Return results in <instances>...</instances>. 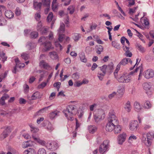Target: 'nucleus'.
Returning <instances> with one entry per match:
<instances>
[{
	"label": "nucleus",
	"instance_id": "obj_28",
	"mask_svg": "<svg viewBox=\"0 0 154 154\" xmlns=\"http://www.w3.org/2000/svg\"><path fill=\"white\" fill-rule=\"evenodd\" d=\"M29 126L30 128V131L32 134L38 132L39 131V129L38 128L35 127L32 125H29Z\"/></svg>",
	"mask_w": 154,
	"mask_h": 154
},
{
	"label": "nucleus",
	"instance_id": "obj_6",
	"mask_svg": "<svg viewBox=\"0 0 154 154\" xmlns=\"http://www.w3.org/2000/svg\"><path fill=\"white\" fill-rule=\"evenodd\" d=\"M143 75L146 79H149L154 77V70L152 69H148L143 72Z\"/></svg>",
	"mask_w": 154,
	"mask_h": 154
},
{
	"label": "nucleus",
	"instance_id": "obj_2",
	"mask_svg": "<svg viewBox=\"0 0 154 154\" xmlns=\"http://www.w3.org/2000/svg\"><path fill=\"white\" fill-rule=\"evenodd\" d=\"M76 106L74 105H69L67 106L66 109L63 111V112L68 120L72 121L74 119L73 116L76 114L75 111L76 109Z\"/></svg>",
	"mask_w": 154,
	"mask_h": 154
},
{
	"label": "nucleus",
	"instance_id": "obj_3",
	"mask_svg": "<svg viewBox=\"0 0 154 154\" xmlns=\"http://www.w3.org/2000/svg\"><path fill=\"white\" fill-rule=\"evenodd\" d=\"M154 138V132H151L147 134H143L141 138L142 141L148 146H150L152 144V140Z\"/></svg>",
	"mask_w": 154,
	"mask_h": 154
},
{
	"label": "nucleus",
	"instance_id": "obj_15",
	"mask_svg": "<svg viewBox=\"0 0 154 154\" xmlns=\"http://www.w3.org/2000/svg\"><path fill=\"white\" fill-rule=\"evenodd\" d=\"M43 46L44 47V50L45 51H47L50 50L51 49L53 48L51 42L49 41L43 44Z\"/></svg>",
	"mask_w": 154,
	"mask_h": 154
},
{
	"label": "nucleus",
	"instance_id": "obj_51",
	"mask_svg": "<svg viewBox=\"0 0 154 154\" xmlns=\"http://www.w3.org/2000/svg\"><path fill=\"white\" fill-rule=\"evenodd\" d=\"M47 83V82H43L38 86V88H43L46 86Z\"/></svg>",
	"mask_w": 154,
	"mask_h": 154
},
{
	"label": "nucleus",
	"instance_id": "obj_58",
	"mask_svg": "<svg viewBox=\"0 0 154 154\" xmlns=\"http://www.w3.org/2000/svg\"><path fill=\"white\" fill-rule=\"evenodd\" d=\"M79 73L78 72H76L72 75V78L75 80H77L79 79Z\"/></svg>",
	"mask_w": 154,
	"mask_h": 154
},
{
	"label": "nucleus",
	"instance_id": "obj_24",
	"mask_svg": "<svg viewBox=\"0 0 154 154\" xmlns=\"http://www.w3.org/2000/svg\"><path fill=\"white\" fill-rule=\"evenodd\" d=\"M32 145V142L31 141L24 142L22 145V147L23 148H26Z\"/></svg>",
	"mask_w": 154,
	"mask_h": 154
},
{
	"label": "nucleus",
	"instance_id": "obj_27",
	"mask_svg": "<svg viewBox=\"0 0 154 154\" xmlns=\"http://www.w3.org/2000/svg\"><path fill=\"white\" fill-rule=\"evenodd\" d=\"M124 108L127 112H130L131 110V103L129 101H128L125 103V105Z\"/></svg>",
	"mask_w": 154,
	"mask_h": 154
},
{
	"label": "nucleus",
	"instance_id": "obj_64",
	"mask_svg": "<svg viewBox=\"0 0 154 154\" xmlns=\"http://www.w3.org/2000/svg\"><path fill=\"white\" fill-rule=\"evenodd\" d=\"M61 83L60 82H58L56 83H55L54 84V87H56L58 91V89L60 87Z\"/></svg>",
	"mask_w": 154,
	"mask_h": 154
},
{
	"label": "nucleus",
	"instance_id": "obj_55",
	"mask_svg": "<svg viewBox=\"0 0 154 154\" xmlns=\"http://www.w3.org/2000/svg\"><path fill=\"white\" fill-rule=\"evenodd\" d=\"M124 91V88H119L117 91V93L121 95H122Z\"/></svg>",
	"mask_w": 154,
	"mask_h": 154
},
{
	"label": "nucleus",
	"instance_id": "obj_54",
	"mask_svg": "<svg viewBox=\"0 0 154 154\" xmlns=\"http://www.w3.org/2000/svg\"><path fill=\"white\" fill-rule=\"evenodd\" d=\"M8 136V133H5V132L3 133L0 135V140H2L4 138H6Z\"/></svg>",
	"mask_w": 154,
	"mask_h": 154
},
{
	"label": "nucleus",
	"instance_id": "obj_30",
	"mask_svg": "<svg viewBox=\"0 0 154 154\" xmlns=\"http://www.w3.org/2000/svg\"><path fill=\"white\" fill-rule=\"evenodd\" d=\"M79 57L82 62L84 63L87 62V60L85 57V54L84 52H82L79 54Z\"/></svg>",
	"mask_w": 154,
	"mask_h": 154
},
{
	"label": "nucleus",
	"instance_id": "obj_50",
	"mask_svg": "<svg viewBox=\"0 0 154 154\" xmlns=\"http://www.w3.org/2000/svg\"><path fill=\"white\" fill-rule=\"evenodd\" d=\"M11 129L10 127L7 126L6 127L3 131V132H5V133H8V134L11 132Z\"/></svg>",
	"mask_w": 154,
	"mask_h": 154
},
{
	"label": "nucleus",
	"instance_id": "obj_25",
	"mask_svg": "<svg viewBox=\"0 0 154 154\" xmlns=\"http://www.w3.org/2000/svg\"><path fill=\"white\" fill-rule=\"evenodd\" d=\"M50 57L52 59L56 60L58 58L57 55L55 52L53 51L49 53Z\"/></svg>",
	"mask_w": 154,
	"mask_h": 154
},
{
	"label": "nucleus",
	"instance_id": "obj_17",
	"mask_svg": "<svg viewBox=\"0 0 154 154\" xmlns=\"http://www.w3.org/2000/svg\"><path fill=\"white\" fill-rule=\"evenodd\" d=\"M150 83L145 82L143 84V88L144 90L146 91H150L151 88V85ZM147 94V91L146 92Z\"/></svg>",
	"mask_w": 154,
	"mask_h": 154
},
{
	"label": "nucleus",
	"instance_id": "obj_8",
	"mask_svg": "<svg viewBox=\"0 0 154 154\" xmlns=\"http://www.w3.org/2000/svg\"><path fill=\"white\" fill-rule=\"evenodd\" d=\"M138 127V123L137 121H131L129 124L130 129L132 131H136Z\"/></svg>",
	"mask_w": 154,
	"mask_h": 154
},
{
	"label": "nucleus",
	"instance_id": "obj_1",
	"mask_svg": "<svg viewBox=\"0 0 154 154\" xmlns=\"http://www.w3.org/2000/svg\"><path fill=\"white\" fill-rule=\"evenodd\" d=\"M98 68L102 72H98L97 77L101 81L103 80L106 73L111 72L113 68V64L111 63L108 65H104L101 66H99Z\"/></svg>",
	"mask_w": 154,
	"mask_h": 154
},
{
	"label": "nucleus",
	"instance_id": "obj_18",
	"mask_svg": "<svg viewBox=\"0 0 154 154\" xmlns=\"http://www.w3.org/2000/svg\"><path fill=\"white\" fill-rule=\"evenodd\" d=\"M40 97V94L37 91L33 94L31 97H28V98L30 100H34Z\"/></svg>",
	"mask_w": 154,
	"mask_h": 154
},
{
	"label": "nucleus",
	"instance_id": "obj_34",
	"mask_svg": "<svg viewBox=\"0 0 154 154\" xmlns=\"http://www.w3.org/2000/svg\"><path fill=\"white\" fill-rule=\"evenodd\" d=\"M94 118L95 121L97 123L99 122L101 119H103L100 117V116H98L95 113L94 114Z\"/></svg>",
	"mask_w": 154,
	"mask_h": 154
},
{
	"label": "nucleus",
	"instance_id": "obj_4",
	"mask_svg": "<svg viewBox=\"0 0 154 154\" xmlns=\"http://www.w3.org/2000/svg\"><path fill=\"white\" fill-rule=\"evenodd\" d=\"M139 68H136L135 71L130 72L129 74L125 73L119 77L117 78L118 81L121 83H128L131 80V75H132L134 73L137 72Z\"/></svg>",
	"mask_w": 154,
	"mask_h": 154
},
{
	"label": "nucleus",
	"instance_id": "obj_39",
	"mask_svg": "<svg viewBox=\"0 0 154 154\" xmlns=\"http://www.w3.org/2000/svg\"><path fill=\"white\" fill-rule=\"evenodd\" d=\"M81 38V35L78 33H75L74 34L73 39L75 42L78 41Z\"/></svg>",
	"mask_w": 154,
	"mask_h": 154
},
{
	"label": "nucleus",
	"instance_id": "obj_23",
	"mask_svg": "<svg viewBox=\"0 0 154 154\" xmlns=\"http://www.w3.org/2000/svg\"><path fill=\"white\" fill-rule=\"evenodd\" d=\"M65 31V25L63 23H61L59 29L58 30V34H63Z\"/></svg>",
	"mask_w": 154,
	"mask_h": 154
},
{
	"label": "nucleus",
	"instance_id": "obj_36",
	"mask_svg": "<svg viewBox=\"0 0 154 154\" xmlns=\"http://www.w3.org/2000/svg\"><path fill=\"white\" fill-rule=\"evenodd\" d=\"M51 105L47 107H45L43 109H41L38 111V112L36 113L35 114V116H37L40 115H41L43 113V111L45 109H47L50 107H51Z\"/></svg>",
	"mask_w": 154,
	"mask_h": 154
},
{
	"label": "nucleus",
	"instance_id": "obj_38",
	"mask_svg": "<svg viewBox=\"0 0 154 154\" xmlns=\"http://www.w3.org/2000/svg\"><path fill=\"white\" fill-rule=\"evenodd\" d=\"M47 130L49 132H52L54 129V128L53 125L50 122L48 123L47 127Z\"/></svg>",
	"mask_w": 154,
	"mask_h": 154
},
{
	"label": "nucleus",
	"instance_id": "obj_26",
	"mask_svg": "<svg viewBox=\"0 0 154 154\" xmlns=\"http://www.w3.org/2000/svg\"><path fill=\"white\" fill-rule=\"evenodd\" d=\"M35 150L32 148H29L23 152L24 154H35Z\"/></svg>",
	"mask_w": 154,
	"mask_h": 154
},
{
	"label": "nucleus",
	"instance_id": "obj_33",
	"mask_svg": "<svg viewBox=\"0 0 154 154\" xmlns=\"http://www.w3.org/2000/svg\"><path fill=\"white\" fill-rule=\"evenodd\" d=\"M42 3L44 6L50 7V0H42Z\"/></svg>",
	"mask_w": 154,
	"mask_h": 154
},
{
	"label": "nucleus",
	"instance_id": "obj_37",
	"mask_svg": "<svg viewBox=\"0 0 154 154\" xmlns=\"http://www.w3.org/2000/svg\"><path fill=\"white\" fill-rule=\"evenodd\" d=\"M142 18L143 17H142L140 19L141 22L143 23L146 26H148L149 24L148 20L146 18H145L143 19Z\"/></svg>",
	"mask_w": 154,
	"mask_h": 154
},
{
	"label": "nucleus",
	"instance_id": "obj_59",
	"mask_svg": "<svg viewBox=\"0 0 154 154\" xmlns=\"http://www.w3.org/2000/svg\"><path fill=\"white\" fill-rule=\"evenodd\" d=\"M38 143L42 145H44L45 144V141L42 140H41L39 137L36 141Z\"/></svg>",
	"mask_w": 154,
	"mask_h": 154
},
{
	"label": "nucleus",
	"instance_id": "obj_42",
	"mask_svg": "<svg viewBox=\"0 0 154 154\" xmlns=\"http://www.w3.org/2000/svg\"><path fill=\"white\" fill-rule=\"evenodd\" d=\"M21 57L22 58L24 59L25 60H26L28 59L29 56L28 54L26 53H23L21 54Z\"/></svg>",
	"mask_w": 154,
	"mask_h": 154
},
{
	"label": "nucleus",
	"instance_id": "obj_20",
	"mask_svg": "<svg viewBox=\"0 0 154 154\" xmlns=\"http://www.w3.org/2000/svg\"><path fill=\"white\" fill-rule=\"evenodd\" d=\"M6 17L9 19H11L14 17V13L11 11L8 10L5 12Z\"/></svg>",
	"mask_w": 154,
	"mask_h": 154
},
{
	"label": "nucleus",
	"instance_id": "obj_43",
	"mask_svg": "<svg viewBox=\"0 0 154 154\" xmlns=\"http://www.w3.org/2000/svg\"><path fill=\"white\" fill-rule=\"evenodd\" d=\"M42 23L41 21H39L37 24V29L38 31H42Z\"/></svg>",
	"mask_w": 154,
	"mask_h": 154
},
{
	"label": "nucleus",
	"instance_id": "obj_45",
	"mask_svg": "<svg viewBox=\"0 0 154 154\" xmlns=\"http://www.w3.org/2000/svg\"><path fill=\"white\" fill-rule=\"evenodd\" d=\"M103 50L102 46L101 45H99L97 46L96 52L98 54H101V52L103 51Z\"/></svg>",
	"mask_w": 154,
	"mask_h": 154
},
{
	"label": "nucleus",
	"instance_id": "obj_57",
	"mask_svg": "<svg viewBox=\"0 0 154 154\" xmlns=\"http://www.w3.org/2000/svg\"><path fill=\"white\" fill-rule=\"evenodd\" d=\"M35 18L37 21H39L41 18V15L40 13H37L35 15Z\"/></svg>",
	"mask_w": 154,
	"mask_h": 154
},
{
	"label": "nucleus",
	"instance_id": "obj_14",
	"mask_svg": "<svg viewBox=\"0 0 154 154\" xmlns=\"http://www.w3.org/2000/svg\"><path fill=\"white\" fill-rule=\"evenodd\" d=\"M122 48L123 50L125 52L124 55L127 57H131L132 56V54L129 50V48L126 46L124 45Z\"/></svg>",
	"mask_w": 154,
	"mask_h": 154
},
{
	"label": "nucleus",
	"instance_id": "obj_31",
	"mask_svg": "<svg viewBox=\"0 0 154 154\" xmlns=\"http://www.w3.org/2000/svg\"><path fill=\"white\" fill-rule=\"evenodd\" d=\"M35 46V44L34 43L31 42H29L27 43L26 45V47L28 50H30L34 48Z\"/></svg>",
	"mask_w": 154,
	"mask_h": 154
},
{
	"label": "nucleus",
	"instance_id": "obj_32",
	"mask_svg": "<svg viewBox=\"0 0 154 154\" xmlns=\"http://www.w3.org/2000/svg\"><path fill=\"white\" fill-rule=\"evenodd\" d=\"M48 38L47 37H41L38 40L39 42H42V44L43 45L44 43L47 42L48 41Z\"/></svg>",
	"mask_w": 154,
	"mask_h": 154
},
{
	"label": "nucleus",
	"instance_id": "obj_56",
	"mask_svg": "<svg viewBox=\"0 0 154 154\" xmlns=\"http://www.w3.org/2000/svg\"><path fill=\"white\" fill-rule=\"evenodd\" d=\"M120 68V66H119V65H117L116 67V69L115 70V71L114 72V75L115 78H116V77L117 76V73L119 71Z\"/></svg>",
	"mask_w": 154,
	"mask_h": 154
},
{
	"label": "nucleus",
	"instance_id": "obj_49",
	"mask_svg": "<svg viewBox=\"0 0 154 154\" xmlns=\"http://www.w3.org/2000/svg\"><path fill=\"white\" fill-rule=\"evenodd\" d=\"M53 18V14L52 12H50L49 13L47 17V20L48 22H51Z\"/></svg>",
	"mask_w": 154,
	"mask_h": 154
},
{
	"label": "nucleus",
	"instance_id": "obj_53",
	"mask_svg": "<svg viewBox=\"0 0 154 154\" xmlns=\"http://www.w3.org/2000/svg\"><path fill=\"white\" fill-rule=\"evenodd\" d=\"M32 138L36 141L39 138V136L37 134L33 133L32 135Z\"/></svg>",
	"mask_w": 154,
	"mask_h": 154
},
{
	"label": "nucleus",
	"instance_id": "obj_52",
	"mask_svg": "<svg viewBox=\"0 0 154 154\" xmlns=\"http://www.w3.org/2000/svg\"><path fill=\"white\" fill-rule=\"evenodd\" d=\"M59 34L58 40L59 41L61 42L63 41L64 38V35L63 34L60 33Z\"/></svg>",
	"mask_w": 154,
	"mask_h": 154
},
{
	"label": "nucleus",
	"instance_id": "obj_11",
	"mask_svg": "<svg viewBox=\"0 0 154 154\" xmlns=\"http://www.w3.org/2000/svg\"><path fill=\"white\" fill-rule=\"evenodd\" d=\"M126 134L125 133L121 134L118 137V143L119 144H122L125 141L126 138Z\"/></svg>",
	"mask_w": 154,
	"mask_h": 154
},
{
	"label": "nucleus",
	"instance_id": "obj_35",
	"mask_svg": "<svg viewBox=\"0 0 154 154\" xmlns=\"http://www.w3.org/2000/svg\"><path fill=\"white\" fill-rule=\"evenodd\" d=\"M151 107V104L149 101H146L144 104L143 107L145 109H149Z\"/></svg>",
	"mask_w": 154,
	"mask_h": 154
},
{
	"label": "nucleus",
	"instance_id": "obj_41",
	"mask_svg": "<svg viewBox=\"0 0 154 154\" xmlns=\"http://www.w3.org/2000/svg\"><path fill=\"white\" fill-rule=\"evenodd\" d=\"M112 45L113 47L117 49H120L119 44L115 41H112Z\"/></svg>",
	"mask_w": 154,
	"mask_h": 154
},
{
	"label": "nucleus",
	"instance_id": "obj_62",
	"mask_svg": "<svg viewBox=\"0 0 154 154\" xmlns=\"http://www.w3.org/2000/svg\"><path fill=\"white\" fill-rule=\"evenodd\" d=\"M55 45L56 47L57 48H59L60 50L62 49L63 48L62 45L60 44V43H59L58 42H55Z\"/></svg>",
	"mask_w": 154,
	"mask_h": 154
},
{
	"label": "nucleus",
	"instance_id": "obj_9",
	"mask_svg": "<svg viewBox=\"0 0 154 154\" xmlns=\"http://www.w3.org/2000/svg\"><path fill=\"white\" fill-rule=\"evenodd\" d=\"M39 65L41 67L48 70H50L52 69L51 67L48 64L43 60L40 61Z\"/></svg>",
	"mask_w": 154,
	"mask_h": 154
},
{
	"label": "nucleus",
	"instance_id": "obj_63",
	"mask_svg": "<svg viewBox=\"0 0 154 154\" xmlns=\"http://www.w3.org/2000/svg\"><path fill=\"white\" fill-rule=\"evenodd\" d=\"M82 85V82H81L79 81H78V82H76L74 83V86L75 87H79L80 86H81V85Z\"/></svg>",
	"mask_w": 154,
	"mask_h": 154
},
{
	"label": "nucleus",
	"instance_id": "obj_10",
	"mask_svg": "<svg viewBox=\"0 0 154 154\" xmlns=\"http://www.w3.org/2000/svg\"><path fill=\"white\" fill-rule=\"evenodd\" d=\"M128 62H129L131 64H132V62L129 58H125L123 59L121 62L118 64L121 67V66H125L127 64Z\"/></svg>",
	"mask_w": 154,
	"mask_h": 154
},
{
	"label": "nucleus",
	"instance_id": "obj_48",
	"mask_svg": "<svg viewBox=\"0 0 154 154\" xmlns=\"http://www.w3.org/2000/svg\"><path fill=\"white\" fill-rule=\"evenodd\" d=\"M93 37L96 39L97 42L99 44H103V42L99 38L98 36L97 35H94Z\"/></svg>",
	"mask_w": 154,
	"mask_h": 154
},
{
	"label": "nucleus",
	"instance_id": "obj_47",
	"mask_svg": "<svg viewBox=\"0 0 154 154\" xmlns=\"http://www.w3.org/2000/svg\"><path fill=\"white\" fill-rule=\"evenodd\" d=\"M38 35L37 32H33L31 33V37L32 38H35L38 37Z\"/></svg>",
	"mask_w": 154,
	"mask_h": 154
},
{
	"label": "nucleus",
	"instance_id": "obj_21",
	"mask_svg": "<svg viewBox=\"0 0 154 154\" xmlns=\"http://www.w3.org/2000/svg\"><path fill=\"white\" fill-rule=\"evenodd\" d=\"M134 107L135 110L137 112H140L142 109L140 104L137 102L136 101L134 103Z\"/></svg>",
	"mask_w": 154,
	"mask_h": 154
},
{
	"label": "nucleus",
	"instance_id": "obj_60",
	"mask_svg": "<svg viewBox=\"0 0 154 154\" xmlns=\"http://www.w3.org/2000/svg\"><path fill=\"white\" fill-rule=\"evenodd\" d=\"M45 150L43 148L40 149L38 151V154H46Z\"/></svg>",
	"mask_w": 154,
	"mask_h": 154
},
{
	"label": "nucleus",
	"instance_id": "obj_16",
	"mask_svg": "<svg viewBox=\"0 0 154 154\" xmlns=\"http://www.w3.org/2000/svg\"><path fill=\"white\" fill-rule=\"evenodd\" d=\"M60 112L57 110H55L49 114V116L51 119H53L59 116Z\"/></svg>",
	"mask_w": 154,
	"mask_h": 154
},
{
	"label": "nucleus",
	"instance_id": "obj_46",
	"mask_svg": "<svg viewBox=\"0 0 154 154\" xmlns=\"http://www.w3.org/2000/svg\"><path fill=\"white\" fill-rule=\"evenodd\" d=\"M138 49L141 52L143 53L145 51L144 48L140 45H138L137 46Z\"/></svg>",
	"mask_w": 154,
	"mask_h": 154
},
{
	"label": "nucleus",
	"instance_id": "obj_44",
	"mask_svg": "<svg viewBox=\"0 0 154 154\" xmlns=\"http://www.w3.org/2000/svg\"><path fill=\"white\" fill-rule=\"evenodd\" d=\"M57 0H53L52 3V8L53 10H56L57 8L56 4V2Z\"/></svg>",
	"mask_w": 154,
	"mask_h": 154
},
{
	"label": "nucleus",
	"instance_id": "obj_12",
	"mask_svg": "<svg viewBox=\"0 0 154 154\" xmlns=\"http://www.w3.org/2000/svg\"><path fill=\"white\" fill-rule=\"evenodd\" d=\"M116 125V124L107 122L106 127V130L107 131L111 132L113 131L115 126Z\"/></svg>",
	"mask_w": 154,
	"mask_h": 154
},
{
	"label": "nucleus",
	"instance_id": "obj_19",
	"mask_svg": "<svg viewBox=\"0 0 154 154\" xmlns=\"http://www.w3.org/2000/svg\"><path fill=\"white\" fill-rule=\"evenodd\" d=\"M98 116H100L103 119L105 116V114L104 111L102 109H98L97 111L95 112L94 113Z\"/></svg>",
	"mask_w": 154,
	"mask_h": 154
},
{
	"label": "nucleus",
	"instance_id": "obj_5",
	"mask_svg": "<svg viewBox=\"0 0 154 154\" xmlns=\"http://www.w3.org/2000/svg\"><path fill=\"white\" fill-rule=\"evenodd\" d=\"M107 122L118 125V122L117 118L113 112L111 111L109 112Z\"/></svg>",
	"mask_w": 154,
	"mask_h": 154
},
{
	"label": "nucleus",
	"instance_id": "obj_29",
	"mask_svg": "<svg viewBox=\"0 0 154 154\" xmlns=\"http://www.w3.org/2000/svg\"><path fill=\"white\" fill-rule=\"evenodd\" d=\"M121 127L120 125H115L114 128V131L115 134L119 133L121 130Z\"/></svg>",
	"mask_w": 154,
	"mask_h": 154
},
{
	"label": "nucleus",
	"instance_id": "obj_7",
	"mask_svg": "<svg viewBox=\"0 0 154 154\" xmlns=\"http://www.w3.org/2000/svg\"><path fill=\"white\" fill-rule=\"evenodd\" d=\"M108 143L107 140H105L100 145L99 148V151L100 153L103 154L106 151L109 147Z\"/></svg>",
	"mask_w": 154,
	"mask_h": 154
},
{
	"label": "nucleus",
	"instance_id": "obj_22",
	"mask_svg": "<svg viewBox=\"0 0 154 154\" xmlns=\"http://www.w3.org/2000/svg\"><path fill=\"white\" fill-rule=\"evenodd\" d=\"M88 129L89 133L93 134L97 130V128L95 126L90 125L88 126Z\"/></svg>",
	"mask_w": 154,
	"mask_h": 154
},
{
	"label": "nucleus",
	"instance_id": "obj_40",
	"mask_svg": "<svg viewBox=\"0 0 154 154\" xmlns=\"http://www.w3.org/2000/svg\"><path fill=\"white\" fill-rule=\"evenodd\" d=\"M75 7L73 5L69 6L67 8V10L69 11V13L72 14L75 11Z\"/></svg>",
	"mask_w": 154,
	"mask_h": 154
},
{
	"label": "nucleus",
	"instance_id": "obj_13",
	"mask_svg": "<svg viewBox=\"0 0 154 154\" xmlns=\"http://www.w3.org/2000/svg\"><path fill=\"white\" fill-rule=\"evenodd\" d=\"M42 3L38 2L35 0L33 1V8L36 10H40L42 5Z\"/></svg>",
	"mask_w": 154,
	"mask_h": 154
},
{
	"label": "nucleus",
	"instance_id": "obj_61",
	"mask_svg": "<svg viewBox=\"0 0 154 154\" xmlns=\"http://www.w3.org/2000/svg\"><path fill=\"white\" fill-rule=\"evenodd\" d=\"M21 11L20 8L17 7L15 10V14L17 16L20 15L21 14Z\"/></svg>",
	"mask_w": 154,
	"mask_h": 154
}]
</instances>
